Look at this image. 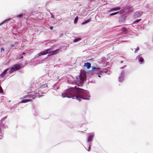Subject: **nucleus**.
I'll list each match as a JSON object with an SVG mask.
<instances>
[{
	"instance_id": "f257e3e1",
	"label": "nucleus",
	"mask_w": 153,
	"mask_h": 153,
	"mask_svg": "<svg viewBox=\"0 0 153 153\" xmlns=\"http://www.w3.org/2000/svg\"><path fill=\"white\" fill-rule=\"evenodd\" d=\"M73 93L72 92L69 94H62V95L63 97H66L68 98H72L73 99H76L79 102L81 99L88 100L90 97L87 91L80 88L77 89Z\"/></svg>"
},
{
	"instance_id": "f03ea898",
	"label": "nucleus",
	"mask_w": 153,
	"mask_h": 153,
	"mask_svg": "<svg viewBox=\"0 0 153 153\" xmlns=\"http://www.w3.org/2000/svg\"><path fill=\"white\" fill-rule=\"evenodd\" d=\"M90 71L95 73L97 72L98 76H101L100 74L102 75V74H101L103 73V72L101 70V69L99 67L92 66V69Z\"/></svg>"
},
{
	"instance_id": "7ed1b4c3",
	"label": "nucleus",
	"mask_w": 153,
	"mask_h": 153,
	"mask_svg": "<svg viewBox=\"0 0 153 153\" xmlns=\"http://www.w3.org/2000/svg\"><path fill=\"white\" fill-rule=\"evenodd\" d=\"M21 68V65L19 64H15L11 68L10 71V73H11L14 71L19 69Z\"/></svg>"
},
{
	"instance_id": "20e7f679",
	"label": "nucleus",
	"mask_w": 153,
	"mask_h": 153,
	"mask_svg": "<svg viewBox=\"0 0 153 153\" xmlns=\"http://www.w3.org/2000/svg\"><path fill=\"white\" fill-rule=\"evenodd\" d=\"M37 93H36L34 92H32L30 93V94L28 95L27 96L29 97V99H31V100L35 98V97H37Z\"/></svg>"
},
{
	"instance_id": "39448f33",
	"label": "nucleus",
	"mask_w": 153,
	"mask_h": 153,
	"mask_svg": "<svg viewBox=\"0 0 153 153\" xmlns=\"http://www.w3.org/2000/svg\"><path fill=\"white\" fill-rule=\"evenodd\" d=\"M85 77H76V80L78 82L81 83L83 82L84 78Z\"/></svg>"
},
{
	"instance_id": "423d86ee",
	"label": "nucleus",
	"mask_w": 153,
	"mask_h": 153,
	"mask_svg": "<svg viewBox=\"0 0 153 153\" xmlns=\"http://www.w3.org/2000/svg\"><path fill=\"white\" fill-rule=\"evenodd\" d=\"M142 12H136L134 15V17L135 18H136L142 15Z\"/></svg>"
},
{
	"instance_id": "0eeeda50",
	"label": "nucleus",
	"mask_w": 153,
	"mask_h": 153,
	"mask_svg": "<svg viewBox=\"0 0 153 153\" xmlns=\"http://www.w3.org/2000/svg\"><path fill=\"white\" fill-rule=\"evenodd\" d=\"M84 66L86 67L88 69H89L91 67V64L90 63L87 62L84 64Z\"/></svg>"
},
{
	"instance_id": "6e6552de",
	"label": "nucleus",
	"mask_w": 153,
	"mask_h": 153,
	"mask_svg": "<svg viewBox=\"0 0 153 153\" xmlns=\"http://www.w3.org/2000/svg\"><path fill=\"white\" fill-rule=\"evenodd\" d=\"M120 7H116L114 8H113L111 9L109 11H113L117 10H120Z\"/></svg>"
},
{
	"instance_id": "1a4fd4ad",
	"label": "nucleus",
	"mask_w": 153,
	"mask_h": 153,
	"mask_svg": "<svg viewBox=\"0 0 153 153\" xmlns=\"http://www.w3.org/2000/svg\"><path fill=\"white\" fill-rule=\"evenodd\" d=\"M48 54V52L46 51H42L41 52L39 53H38L39 56L41 55H44Z\"/></svg>"
},
{
	"instance_id": "9d476101",
	"label": "nucleus",
	"mask_w": 153,
	"mask_h": 153,
	"mask_svg": "<svg viewBox=\"0 0 153 153\" xmlns=\"http://www.w3.org/2000/svg\"><path fill=\"white\" fill-rule=\"evenodd\" d=\"M31 100V99L23 100L21 101V102L25 103V102H29Z\"/></svg>"
},
{
	"instance_id": "9b49d317",
	"label": "nucleus",
	"mask_w": 153,
	"mask_h": 153,
	"mask_svg": "<svg viewBox=\"0 0 153 153\" xmlns=\"http://www.w3.org/2000/svg\"><path fill=\"white\" fill-rule=\"evenodd\" d=\"M93 137L94 136L93 135L88 136V141L89 142L92 141L93 140Z\"/></svg>"
},
{
	"instance_id": "f8f14e48",
	"label": "nucleus",
	"mask_w": 153,
	"mask_h": 153,
	"mask_svg": "<svg viewBox=\"0 0 153 153\" xmlns=\"http://www.w3.org/2000/svg\"><path fill=\"white\" fill-rule=\"evenodd\" d=\"M138 60L140 62V64H141L142 62L144 61V59L143 57L142 56H140L138 59Z\"/></svg>"
},
{
	"instance_id": "ddd939ff",
	"label": "nucleus",
	"mask_w": 153,
	"mask_h": 153,
	"mask_svg": "<svg viewBox=\"0 0 153 153\" xmlns=\"http://www.w3.org/2000/svg\"><path fill=\"white\" fill-rule=\"evenodd\" d=\"M48 86V85L47 84H46V83H45V84L41 85L39 87V88L42 89V88H45V87H47Z\"/></svg>"
},
{
	"instance_id": "4468645a",
	"label": "nucleus",
	"mask_w": 153,
	"mask_h": 153,
	"mask_svg": "<svg viewBox=\"0 0 153 153\" xmlns=\"http://www.w3.org/2000/svg\"><path fill=\"white\" fill-rule=\"evenodd\" d=\"M8 70V69L7 68L4 71L1 73V76H4L6 72Z\"/></svg>"
},
{
	"instance_id": "2eb2a0df",
	"label": "nucleus",
	"mask_w": 153,
	"mask_h": 153,
	"mask_svg": "<svg viewBox=\"0 0 153 153\" xmlns=\"http://www.w3.org/2000/svg\"><path fill=\"white\" fill-rule=\"evenodd\" d=\"M59 49H57L56 50L54 51H52V53H53V54H56L58 53L59 52Z\"/></svg>"
},
{
	"instance_id": "dca6fc26",
	"label": "nucleus",
	"mask_w": 153,
	"mask_h": 153,
	"mask_svg": "<svg viewBox=\"0 0 153 153\" xmlns=\"http://www.w3.org/2000/svg\"><path fill=\"white\" fill-rule=\"evenodd\" d=\"M81 40V39L80 38H76V39H75L74 40V42H77L78 41H79Z\"/></svg>"
},
{
	"instance_id": "f3484780",
	"label": "nucleus",
	"mask_w": 153,
	"mask_h": 153,
	"mask_svg": "<svg viewBox=\"0 0 153 153\" xmlns=\"http://www.w3.org/2000/svg\"><path fill=\"white\" fill-rule=\"evenodd\" d=\"M10 20V19H7L5 20L2 23H1V24L0 25H1L2 24L4 23L7 22L8 21Z\"/></svg>"
},
{
	"instance_id": "a211bd4d",
	"label": "nucleus",
	"mask_w": 153,
	"mask_h": 153,
	"mask_svg": "<svg viewBox=\"0 0 153 153\" xmlns=\"http://www.w3.org/2000/svg\"><path fill=\"white\" fill-rule=\"evenodd\" d=\"M119 13L118 12L113 13H111L109 15L110 16L114 15L117 14V13Z\"/></svg>"
},
{
	"instance_id": "6ab92c4d",
	"label": "nucleus",
	"mask_w": 153,
	"mask_h": 153,
	"mask_svg": "<svg viewBox=\"0 0 153 153\" xmlns=\"http://www.w3.org/2000/svg\"><path fill=\"white\" fill-rule=\"evenodd\" d=\"M139 50V47L137 46L135 49V51L134 53H137Z\"/></svg>"
},
{
	"instance_id": "aec40b11",
	"label": "nucleus",
	"mask_w": 153,
	"mask_h": 153,
	"mask_svg": "<svg viewBox=\"0 0 153 153\" xmlns=\"http://www.w3.org/2000/svg\"><path fill=\"white\" fill-rule=\"evenodd\" d=\"M141 20V19H137V20H135V21H134V22H133V24H134V23H135L136 22H139Z\"/></svg>"
},
{
	"instance_id": "412c9836",
	"label": "nucleus",
	"mask_w": 153,
	"mask_h": 153,
	"mask_svg": "<svg viewBox=\"0 0 153 153\" xmlns=\"http://www.w3.org/2000/svg\"><path fill=\"white\" fill-rule=\"evenodd\" d=\"M78 19V16H77L75 18V19H74V23H76L77 22Z\"/></svg>"
},
{
	"instance_id": "4be33fe9",
	"label": "nucleus",
	"mask_w": 153,
	"mask_h": 153,
	"mask_svg": "<svg viewBox=\"0 0 153 153\" xmlns=\"http://www.w3.org/2000/svg\"><path fill=\"white\" fill-rule=\"evenodd\" d=\"M17 17L19 18H21L23 16V15L22 14H20L17 15Z\"/></svg>"
},
{
	"instance_id": "5701e85b",
	"label": "nucleus",
	"mask_w": 153,
	"mask_h": 153,
	"mask_svg": "<svg viewBox=\"0 0 153 153\" xmlns=\"http://www.w3.org/2000/svg\"><path fill=\"white\" fill-rule=\"evenodd\" d=\"M122 30L123 32H126L128 30V29L126 28H124L122 29Z\"/></svg>"
},
{
	"instance_id": "b1692460",
	"label": "nucleus",
	"mask_w": 153,
	"mask_h": 153,
	"mask_svg": "<svg viewBox=\"0 0 153 153\" xmlns=\"http://www.w3.org/2000/svg\"><path fill=\"white\" fill-rule=\"evenodd\" d=\"M3 93V90L1 87L0 86V93Z\"/></svg>"
},
{
	"instance_id": "393cba45",
	"label": "nucleus",
	"mask_w": 153,
	"mask_h": 153,
	"mask_svg": "<svg viewBox=\"0 0 153 153\" xmlns=\"http://www.w3.org/2000/svg\"><path fill=\"white\" fill-rule=\"evenodd\" d=\"M46 51H47L48 52V54H49V53H50V52H51V49H47Z\"/></svg>"
},
{
	"instance_id": "a878e982",
	"label": "nucleus",
	"mask_w": 153,
	"mask_h": 153,
	"mask_svg": "<svg viewBox=\"0 0 153 153\" xmlns=\"http://www.w3.org/2000/svg\"><path fill=\"white\" fill-rule=\"evenodd\" d=\"M52 55H53V53H52V52L51 51V52H50V53H49V54H48V56H50Z\"/></svg>"
},
{
	"instance_id": "bb28decb",
	"label": "nucleus",
	"mask_w": 153,
	"mask_h": 153,
	"mask_svg": "<svg viewBox=\"0 0 153 153\" xmlns=\"http://www.w3.org/2000/svg\"><path fill=\"white\" fill-rule=\"evenodd\" d=\"M88 22L87 20H86L83 22L82 23V24H86Z\"/></svg>"
},
{
	"instance_id": "cd10ccee",
	"label": "nucleus",
	"mask_w": 153,
	"mask_h": 153,
	"mask_svg": "<svg viewBox=\"0 0 153 153\" xmlns=\"http://www.w3.org/2000/svg\"><path fill=\"white\" fill-rule=\"evenodd\" d=\"M1 51H2L3 52L4 51V49L3 48H1Z\"/></svg>"
},
{
	"instance_id": "c85d7f7f",
	"label": "nucleus",
	"mask_w": 153,
	"mask_h": 153,
	"mask_svg": "<svg viewBox=\"0 0 153 153\" xmlns=\"http://www.w3.org/2000/svg\"><path fill=\"white\" fill-rule=\"evenodd\" d=\"M15 44H12L10 45V46L11 47H13L14 46Z\"/></svg>"
},
{
	"instance_id": "c756f323",
	"label": "nucleus",
	"mask_w": 153,
	"mask_h": 153,
	"mask_svg": "<svg viewBox=\"0 0 153 153\" xmlns=\"http://www.w3.org/2000/svg\"><path fill=\"white\" fill-rule=\"evenodd\" d=\"M50 29L51 30H52L53 29V26H51L50 27Z\"/></svg>"
},
{
	"instance_id": "7c9ffc66",
	"label": "nucleus",
	"mask_w": 153,
	"mask_h": 153,
	"mask_svg": "<svg viewBox=\"0 0 153 153\" xmlns=\"http://www.w3.org/2000/svg\"><path fill=\"white\" fill-rule=\"evenodd\" d=\"M91 149V146H90L89 148L88 149V151H90Z\"/></svg>"
},
{
	"instance_id": "2f4dec72",
	"label": "nucleus",
	"mask_w": 153,
	"mask_h": 153,
	"mask_svg": "<svg viewBox=\"0 0 153 153\" xmlns=\"http://www.w3.org/2000/svg\"><path fill=\"white\" fill-rule=\"evenodd\" d=\"M23 58V56H21L19 58V59H22Z\"/></svg>"
},
{
	"instance_id": "473e14b6",
	"label": "nucleus",
	"mask_w": 153,
	"mask_h": 153,
	"mask_svg": "<svg viewBox=\"0 0 153 153\" xmlns=\"http://www.w3.org/2000/svg\"><path fill=\"white\" fill-rule=\"evenodd\" d=\"M22 54L23 55H25V52H23L22 53Z\"/></svg>"
},
{
	"instance_id": "72a5a7b5",
	"label": "nucleus",
	"mask_w": 153,
	"mask_h": 153,
	"mask_svg": "<svg viewBox=\"0 0 153 153\" xmlns=\"http://www.w3.org/2000/svg\"><path fill=\"white\" fill-rule=\"evenodd\" d=\"M123 61H121V63H123Z\"/></svg>"
}]
</instances>
